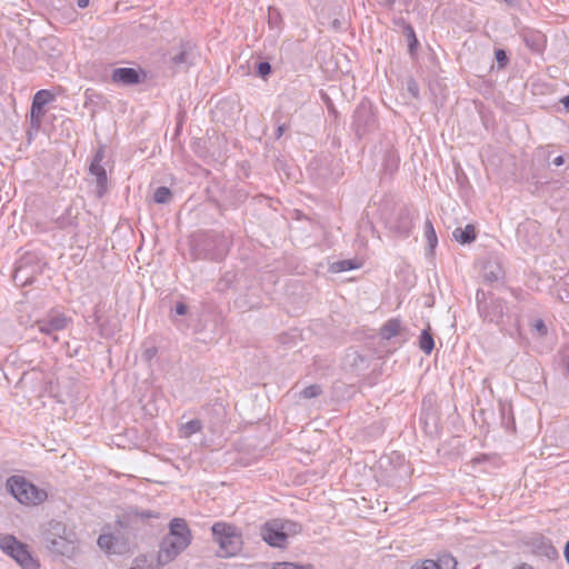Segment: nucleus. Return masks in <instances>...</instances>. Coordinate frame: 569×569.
Listing matches in <instances>:
<instances>
[{
    "label": "nucleus",
    "instance_id": "1",
    "mask_svg": "<svg viewBox=\"0 0 569 569\" xmlns=\"http://www.w3.org/2000/svg\"><path fill=\"white\" fill-rule=\"evenodd\" d=\"M159 512L143 510L137 506L128 507L114 523V532L98 537V546L112 555H124L130 550L131 541L143 530L150 519H158Z\"/></svg>",
    "mask_w": 569,
    "mask_h": 569
},
{
    "label": "nucleus",
    "instance_id": "2",
    "mask_svg": "<svg viewBox=\"0 0 569 569\" xmlns=\"http://www.w3.org/2000/svg\"><path fill=\"white\" fill-rule=\"evenodd\" d=\"M192 535L188 523L182 518H173L169 523V532L162 538L158 562L167 565L176 559L191 543Z\"/></svg>",
    "mask_w": 569,
    "mask_h": 569
},
{
    "label": "nucleus",
    "instance_id": "3",
    "mask_svg": "<svg viewBox=\"0 0 569 569\" xmlns=\"http://www.w3.org/2000/svg\"><path fill=\"white\" fill-rule=\"evenodd\" d=\"M228 238L216 231L202 232L191 240V253L194 259L220 261L229 250Z\"/></svg>",
    "mask_w": 569,
    "mask_h": 569
},
{
    "label": "nucleus",
    "instance_id": "4",
    "mask_svg": "<svg viewBox=\"0 0 569 569\" xmlns=\"http://www.w3.org/2000/svg\"><path fill=\"white\" fill-rule=\"evenodd\" d=\"M476 302L480 318L485 322L496 325L499 327L500 331H503L506 319H511V316L505 311V300L496 297L491 291L478 289Z\"/></svg>",
    "mask_w": 569,
    "mask_h": 569
},
{
    "label": "nucleus",
    "instance_id": "5",
    "mask_svg": "<svg viewBox=\"0 0 569 569\" xmlns=\"http://www.w3.org/2000/svg\"><path fill=\"white\" fill-rule=\"evenodd\" d=\"M47 269L48 262L43 256L27 251L17 260L12 278L17 286L26 287L37 282Z\"/></svg>",
    "mask_w": 569,
    "mask_h": 569
},
{
    "label": "nucleus",
    "instance_id": "6",
    "mask_svg": "<svg viewBox=\"0 0 569 569\" xmlns=\"http://www.w3.org/2000/svg\"><path fill=\"white\" fill-rule=\"evenodd\" d=\"M211 533L213 540L219 545V557L230 558L241 551L242 535L234 525L223 521L214 522L211 527Z\"/></svg>",
    "mask_w": 569,
    "mask_h": 569
},
{
    "label": "nucleus",
    "instance_id": "7",
    "mask_svg": "<svg viewBox=\"0 0 569 569\" xmlns=\"http://www.w3.org/2000/svg\"><path fill=\"white\" fill-rule=\"evenodd\" d=\"M6 489L22 505H39L47 500L46 490L40 489L22 476H11L6 481Z\"/></svg>",
    "mask_w": 569,
    "mask_h": 569
},
{
    "label": "nucleus",
    "instance_id": "8",
    "mask_svg": "<svg viewBox=\"0 0 569 569\" xmlns=\"http://www.w3.org/2000/svg\"><path fill=\"white\" fill-rule=\"evenodd\" d=\"M378 128L377 111L368 98H363L352 114L351 129L358 139L373 132Z\"/></svg>",
    "mask_w": 569,
    "mask_h": 569
},
{
    "label": "nucleus",
    "instance_id": "9",
    "mask_svg": "<svg viewBox=\"0 0 569 569\" xmlns=\"http://www.w3.org/2000/svg\"><path fill=\"white\" fill-rule=\"evenodd\" d=\"M54 100V94L46 89L36 92L30 108V128L28 137L31 138V131L38 132L42 124V118L46 114V106Z\"/></svg>",
    "mask_w": 569,
    "mask_h": 569
},
{
    "label": "nucleus",
    "instance_id": "10",
    "mask_svg": "<svg viewBox=\"0 0 569 569\" xmlns=\"http://www.w3.org/2000/svg\"><path fill=\"white\" fill-rule=\"evenodd\" d=\"M194 46L190 41H181L168 51V63L176 72L187 71L194 60Z\"/></svg>",
    "mask_w": 569,
    "mask_h": 569
},
{
    "label": "nucleus",
    "instance_id": "11",
    "mask_svg": "<svg viewBox=\"0 0 569 569\" xmlns=\"http://www.w3.org/2000/svg\"><path fill=\"white\" fill-rule=\"evenodd\" d=\"M388 224L392 232L407 238L413 228V212L408 207H401Z\"/></svg>",
    "mask_w": 569,
    "mask_h": 569
},
{
    "label": "nucleus",
    "instance_id": "12",
    "mask_svg": "<svg viewBox=\"0 0 569 569\" xmlns=\"http://www.w3.org/2000/svg\"><path fill=\"white\" fill-rule=\"evenodd\" d=\"M146 78L147 73L141 68L121 67L111 73V81L121 86H136L142 83Z\"/></svg>",
    "mask_w": 569,
    "mask_h": 569
},
{
    "label": "nucleus",
    "instance_id": "13",
    "mask_svg": "<svg viewBox=\"0 0 569 569\" xmlns=\"http://www.w3.org/2000/svg\"><path fill=\"white\" fill-rule=\"evenodd\" d=\"M261 537L270 546L274 548H284L287 538L280 525V519L267 521L261 527Z\"/></svg>",
    "mask_w": 569,
    "mask_h": 569
},
{
    "label": "nucleus",
    "instance_id": "14",
    "mask_svg": "<svg viewBox=\"0 0 569 569\" xmlns=\"http://www.w3.org/2000/svg\"><path fill=\"white\" fill-rule=\"evenodd\" d=\"M69 319L63 313L50 312L46 317L38 319L34 325L41 333L52 336L57 331L67 328Z\"/></svg>",
    "mask_w": 569,
    "mask_h": 569
},
{
    "label": "nucleus",
    "instance_id": "15",
    "mask_svg": "<svg viewBox=\"0 0 569 569\" xmlns=\"http://www.w3.org/2000/svg\"><path fill=\"white\" fill-rule=\"evenodd\" d=\"M343 363L353 373L359 376L369 368L370 357L360 353L356 349H349L343 358Z\"/></svg>",
    "mask_w": 569,
    "mask_h": 569
},
{
    "label": "nucleus",
    "instance_id": "16",
    "mask_svg": "<svg viewBox=\"0 0 569 569\" xmlns=\"http://www.w3.org/2000/svg\"><path fill=\"white\" fill-rule=\"evenodd\" d=\"M89 173L93 177L91 183L94 184L93 193L96 198L102 199L109 191L108 174L103 166H89Z\"/></svg>",
    "mask_w": 569,
    "mask_h": 569
},
{
    "label": "nucleus",
    "instance_id": "17",
    "mask_svg": "<svg viewBox=\"0 0 569 569\" xmlns=\"http://www.w3.org/2000/svg\"><path fill=\"white\" fill-rule=\"evenodd\" d=\"M79 216L80 207L72 202L66 208L63 213L54 220V222L57 227L62 230L76 229L79 224Z\"/></svg>",
    "mask_w": 569,
    "mask_h": 569
},
{
    "label": "nucleus",
    "instance_id": "18",
    "mask_svg": "<svg viewBox=\"0 0 569 569\" xmlns=\"http://www.w3.org/2000/svg\"><path fill=\"white\" fill-rule=\"evenodd\" d=\"M520 37L526 47L535 53H541L546 48V36L538 30L526 29L521 32Z\"/></svg>",
    "mask_w": 569,
    "mask_h": 569
},
{
    "label": "nucleus",
    "instance_id": "19",
    "mask_svg": "<svg viewBox=\"0 0 569 569\" xmlns=\"http://www.w3.org/2000/svg\"><path fill=\"white\" fill-rule=\"evenodd\" d=\"M531 546L537 556L546 557L548 560H557L559 558L558 550L552 546L551 541L543 536L533 539Z\"/></svg>",
    "mask_w": 569,
    "mask_h": 569
},
{
    "label": "nucleus",
    "instance_id": "20",
    "mask_svg": "<svg viewBox=\"0 0 569 569\" xmlns=\"http://www.w3.org/2000/svg\"><path fill=\"white\" fill-rule=\"evenodd\" d=\"M21 549H17L11 557L22 569H39L40 563L28 549V546L20 542Z\"/></svg>",
    "mask_w": 569,
    "mask_h": 569
},
{
    "label": "nucleus",
    "instance_id": "21",
    "mask_svg": "<svg viewBox=\"0 0 569 569\" xmlns=\"http://www.w3.org/2000/svg\"><path fill=\"white\" fill-rule=\"evenodd\" d=\"M505 277V271L498 261L489 260L482 266V278L488 284L498 282Z\"/></svg>",
    "mask_w": 569,
    "mask_h": 569
},
{
    "label": "nucleus",
    "instance_id": "22",
    "mask_svg": "<svg viewBox=\"0 0 569 569\" xmlns=\"http://www.w3.org/2000/svg\"><path fill=\"white\" fill-rule=\"evenodd\" d=\"M398 24L402 27L403 36L407 39L408 51L410 56H415L419 47V40L416 36L413 27L403 18L399 19Z\"/></svg>",
    "mask_w": 569,
    "mask_h": 569
},
{
    "label": "nucleus",
    "instance_id": "23",
    "mask_svg": "<svg viewBox=\"0 0 569 569\" xmlns=\"http://www.w3.org/2000/svg\"><path fill=\"white\" fill-rule=\"evenodd\" d=\"M452 237L460 244H470L477 239L476 227L471 223L465 228L458 227L452 231Z\"/></svg>",
    "mask_w": 569,
    "mask_h": 569
},
{
    "label": "nucleus",
    "instance_id": "24",
    "mask_svg": "<svg viewBox=\"0 0 569 569\" xmlns=\"http://www.w3.org/2000/svg\"><path fill=\"white\" fill-rule=\"evenodd\" d=\"M400 157L398 152L389 148L385 151L382 158V170L385 174L392 176L399 168Z\"/></svg>",
    "mask_w": 569,
    "mask_h": 569
},
{
    "label": "nucleus",
    "instance_id": "25",
    "mask_svg": "<svg viewBox=\"0 0 569 569\" xmlns=\"http://www.w3.org/2000/svg\"><path fill=\"white\" fill-rule=\"evenodd\" d=\"M189 316L192 318V315H189V306L183 301H177L176 305L171 308L170 319L174 323V326L182 330L187 328L183 319H179L178 317Z\"/></svg>",
    "mask_w": 569,
    "mask_h": 569
},
{
    "label": "nucleus",
    "instance_id": "26",
    "mask_svg": "<svg viewBox=\"0 0 569 569\" xmlns=\"http://www.w3.org/2000/svg\"><path fill=\"white\" fill-rule=\"evenodd\" d=\"M46 547L53 553L64 556L70 551V542L59 536V537H46Z\"/></svg>",
    "mask_w": 569,
    "mask_h": 569
},
{
    "label": "nucleus",
    "instance_id": "27",
    "mask_svg": "<svg viewBox=\"0 0 569 569\" xmlns=\"http://www.w3.org/2000/svg\"><path fill=\"white\" fill-rule=\"evenodd\" d=\"M402 329L401 320L398 318H391L388 321H386L382 327L380 328V337L383 340H390L393 337H397L400 335Z\"/></svg>",
    "mask_w": 569,
    "mask_h": 569
},
{
    "label": "nucleus",
    "instance_id": "28",
    "mask_svg": "<svg viewBox=\"0 0 569 569\" xmlns=\"http://www.w3.org/2000/svg\"><path fill=\"white\" fill-rule=\"evenodd\" d=\"M20 542L13 535H0V549L9 557H12L17 549H21Z\"/></svg>",
    "mask_w": 569,
    "mask_h": 569
},
{
    "label": "nucleus",
    "instance_id": "29",
    "mask_svg": "<svg viewBox=\"0 0 569 569\" xmlns=\"http://www.w3.org/2000/svg\"><path fill=\"white\" fill-rule=\"evenodd\" d=\"M419 348L426 353L430 355L435 349L433 335L431 332L430 325H427L419 336Z\"/></svg>",
    "mask_w": 569,
    "mask_h": 569
},
{
    "label": "nucleus",
    "instance_id": "30",
    "mask_svg": "<svg viewBox=\"0 0 569 569\" xmlns=\"http://www.w3.org/2000/svg\"><path fill=\"white\" fill-rule=\"evenodd\" d=\"M361 267V262L355 258V259H343L335 261L330 264V271L338 273L343 271H350L355 270Z\"/></svg>",
    "mask_w": 569,
    "mask_h": 569
},
{
    "label": "nucleus",
    "instance_id": "31",
    "mask_svg": "<svg viewBox=\"0 0 569 569\" xmlns=\"http://www.w3.org/2000/svg\"><path fill=\"white\" fill-rule=\"evenodd\" d=\"M173 193L170 188L161 186L153 192V201L159 204H167L172 201Z\"/></svg>",
    "mask_w": 569,
    "mask_h": 569
},
{
    "label": "nucleus",
    "instance_id": "32",
    "mask_svg": "<svg viewBox=\"0 0 569 569\" xmlns=\"http://www.w3.org/2000/svg\"><path fill=\"white\" fill-rule=\"evenodd\" d=\"M425 237L428 243L430 251H433L438 244V238L436 234V230L430 219H427L425 222Z\"/></svg>",
    "mask_w": 569,
    "mask_h": 569
},
{
    "label": "nucleus",
    "instance_id": "33",
    "mask_svg": "<svg viewBox=\"0 0 569 569\" xmlns=\"http://www.w3.org/2000/svg\"><path fill=\"white\" fill-rule=\"evenodd\" d=\"M280 525L284 531V536L288 539L290 536H296L302 531V525L293 520L280 519Z\"/></svg>",
    "mask_w": 569,
    "mask_h": 569
},
{
    "label": "nucleus",
    "instance_id": "34",
    "mask_svg": "<svg viewBox=\"0 0 569 569\" xmlns=\"http://www.w3.org/2000/svg\"><path fill=\"white\" fill-rule=\"evenodd\" d=\"M436 566L438 569H456L457 560L452 555L443 553L439 556L438 560L436 561Z\"/></svg>",
    "mask_w": 569,
    "mask_h": 569
},
{
    "label": "nucleus",
    "instance_id": "35",
    "mask_svg": "<svg viewBox=\"0 0 569 569\" xmlns=\"http://www.w3.org/2000/svg\"><path fill=\"white\" fill-rule=\"evenodd\" d=\"M202 429V422L199 419H192L181 427L184 437H190Z\"/></svg>",
    "mask_w": 569,
    "mask_h": 569
},
{
    "label": "nucleus",
    "instance_id": "36",
    "mask_svg": "<svg viewBox=\"0 0 569 569\" xmlns=\"http://www.w3.org/2000/svg\"><path fill=\"white\" fill-rule=\"evenodd\" d=\"M322 393V388L318 383H313L305 387L300 392L299 397L303 399L317 398Z\"/></svg>",
    "mask_w": 569,
    "mask_h": 569
},
{
    "label": "nucleus",
    "instance_id": "37",
    "mask_svg": "<svg viewBox=\"0 0 569 569\" xmlns=\"http://www.w3.org/2000/svg\"><path fill=\"white\" fill-rule=\"evenodd\" d=\"M254 71L258 77L267 80L268 77L272 73V67L268 61H258L254 64Z\"/></svg>",
    "mask_w": 569,
    "mask_h": 569
},
{
    "label": "nucleus",
    "instance_id": "38",
    "mask_svg": "<svg viewBox=\"0 0 569 569\" xmlns=\"http://www.w3.org/2000/svg\"><path fill=\"white\" fill-rule=\"evenodd\" d=\"M495 59L497 61L498 69H505L509 63V57L505 49L496 48L495 49Z\"/></svg>",
    "mask_w": 569,
    "mask_h": 569
},
{
    "label": "nucleus",
    "instance_id": "39",
    "mask_svg": "<svg viewBox=\"0 0 569 569\" xmlns=\"http://www.w3.org/2000/svg\"><path fill=\"white\" fill-rule=\"evenodd\" d=\"M268 19L271 28L279 27L282 21L279 10L272 7L268 10Z\"/></svg>",
    "mask_w": 569,
    "mask_h": 569
},
{
    "label": "nucleus",
    "instance_id": "40",
    "mask_svg": "<svg viewBox=\"0 0 569 569\" xmlns=\"http://www.w3.org/2000/svg\"><path fill=\"white\" fill-rule=\"evenodd\" d=\"M406 88H407V91L415 98V99H419L420 97V93H419V84L418 82L412 78H408L407 81H406Z\"/></svg>",
    "mask_w": 569,
    "mask_h": 569
},
{
    "label": "nucleus",
    "instance_id": "41",
    "mask_svg": "<svg viewBox=\"0 0 569 569\" xmlns=\"http://www.w3.org/2000/svg\"><path fill=\"white\" fill-rule=\"evenodd\" d=\"M104 158H106V149H104V146H100V147L96 150V152H94V154H93V157H92L91 162H90V164H89V166H94V164H97V166H102V161H103V159H104Z\"/></svg>",
    "mask_w": 569,
    "mask_h": 569
},
{
    "label": "nucleus",
    "instance_id": "42",
    "mask_svg": "<svg viewBox=\"0 0 569 569\" xmlns=\"http://www.w3.org/2000/svg\"><path fill=\"white\" fill-rule=\"evenodd\" d=\"M410 569H438L436 560L425 559L422 561H416Z\"/></svg>",
    "mask_w": 569,
    "mask_h": 569
},
{
    "label": "nucleus",
    "instance_id": "43",
    "mask_svg": "<svg viewBox=\"0 0 569 569\" xmlns=\"http://www.w3.org/2000/svg\"><path fill=\"white\" fill-rule=\"evenodd\" d=\"M532 329L536 331L538 337H545L548 333V328L542 319H538L532 323Z\"/></svg>",
    "mask_w": 569,
    "mask_h": 569
},
{
    "label": "nucleus",
    "instance_id": "44",
    "mask_svg": "<svg viewBox=\"0 0 569 569\" xmlns=\"http://www.w3.org/2000/svg\"><path fill=\"white\" fill-rule=\"evenodd\" d=\"M236 303L240 307V308H247V309H256V308H259L260 307V302L259 301H247L246 299L243 298H239L236 300Z\"/></svg>",
    "mask_w": 569,
    "mask_h": 569
},
{
    "label": "nucleus",
    "instance_id": "45",
    "mask_svg": "<svg viewBox=\"0 0 569 569\" xmlns=\"http://www.w3.org/2000/svg\"><path fill=\"white\" fill-rule=\"evenodd\" d=\"M284 567H293V569H313L312 565H300L295 562H284Z\"/></svg>",
    "mask_w": 569,
    "mask_h": 569
},
{
    "label": "nucleus",
    "instance_id": "46",
    "mask_svg": "<svg viewBox=\"0 0 569 569\" xmlns=\"http://www.w3.org/2000/svg\"><path fill=\"white\" fill-rule=\"evenodd\" d=\"M565 163V157L563 156H557L550 161V164L555 167H560Z\"/></svg>",
    "mask_w": 569,
    "mask_h": 569
},
{
    "label": "nucleus",
    "instance_id": "47",
    "mask_svg": "<svg viewBox=\"0 0 569 569\" xmlns=\"http://www.w3.org/2000/svg\"><path fill=\"white\" fill-rule=\"evenodd\" d=\"M286 129H287V126H286L284 123H283V124L278 126V127H277V129H276V133H274V134H276V138H277V139L281 138V137H282V134L284 133Z\"/></svg>",
    "mask_w": 569,
    "mask_h": 569
},
{
    "label": "nucleus",
    "instance_id": "48",
    "mask_svg": "<svg viewBox=\"0 0 569 569\" xmlns=\"http://www.w3.org/2000/svg\"><path fill=\"white\" fill-rule=\"evenodd\" d=\"M559 102L563 106L567 112H569V94L562 97Z\"/></svg>",
    "mask_w": 569,
    "mask_h": 569
},
{
    "label": "nucleus",
    "instance_id": "49",
    "mask_svg": "<svg viewBox=\"0 0 569 569\" xmlns=\"http://www.w3.org/2000/svg\"><path fill=\"white\" fill-rule=\"evenodd\" d=\"M90 0H77V6L80 9H84L89 6Z\"/></svg>",
    "mask_w": 569,
    "mask_h": 569
},
{
    "label": "nucleus",
    "instance_id": "50",
    "mask_svg": "<svg viewBox=\"0 0 569 569\" xmlns=\"http://www.w3.org/2000/svg\"><path fill=\"white\" fill-rule=\"evenodd\" d=\"M512 569H535L531 565L521 562L520 565L513 567Z\"/></svg>",
    "mask_w": 569,
    "mask_h": 569
},
{
    "label": "nucleus",
    "instance_id": "51",
    "mask_svg": "<svg viewBox=\"0 0 569 569\" xmlns=\"http://www.w3.org/2000/svg\"><path fill=\"white\" fill-rule=\"evenodd\" d=\"M563 556H565L566 561L569 563V540L565 545Z\"/></svg>",
    "mask_w": 569,
    "mask_h": 569
},
{
    "label": "nucleus",
    "instance_id": "52",
    "mask_svg": "<svg viewBox=\"0 0 569 569\" xmlns=\"http://www.w3.org/2000/svg\"><path fill=\"white\" fill-rule=\"evenodd\" d=\"M284 567V562H274L272 565V569H282Z\"/></svg>",
    "mask_w": 569,
    "mask_h": 569
},
{
    "label": "nucleus",
    "instance_id": "53",
    "mask_svg": "<svg viewBox=\"0 0 569 569\" xmlns=\"http://www.w3.org/2000/svg\"><path fill=\"white\" fill-rule=\"evenodd\" d=\"M506 3L512 6L516 3L517 0H503Z\"/></svg>",
    "mask_w": 569,
    "mask_h": 569
},
{
    "label": "nucleus",
    "instance_id": "54",
    "mask_svg": "<svg viewBox=\"0 0 569 569\" xmlns=\"http://www.w3.org/2000/svg\"><path fill=\"white\" fill-rule=\"evenodd\" d=\"M44 41H46V42H49V43L57 42V40H56V39H53V38H51V39H46Z\"/></svg>",
    "mask_w": 569,
    "mask_h": 569
},
{
    "label": "nucleus",
    "instance_id": "55",
    "mask_svg": "<svg viewBox=\"0 0 569 569\" xmlns=\"http://www.w3.org/2000/svg\"><path fill=\"white\" fill-rule=\"evenodd\" d=\"M153 352H154V351H152V350H150V349H148V350L146 351V353H147L149 357H151Z\"/></svg>",
    "mask_w": 569,
    "mask_h": 569
},
{
    "label": "nucleus",
    "instance_id": "56",
    "mask_svg": "<svg viewBox=\"0 0 569 569\" xmlns=\"http://www.w3.org/2000/svg\"><path fill=\"white\" fill-rule=\"evenodd\" d=\"M515 323L518 325L519 323V316H516L515 317Z\"/></svg>",
    "mask_w": 569,
    "mask_h": 569
},
{
    "label": "nucleus",
    "instance_id": "57",
    "mask_svg": "<svg viewBox=\"0 0 569 569\" xmlns=\"http://www.w3.org/2000/svg\"><path fill=\"white\" fill-rule=\"evenodd\" d=\"M388 4H393L396 0H386Z\"/></svg>",
    "mask_w": 569,
    "mask_h": 569
},
{
    "label": "nucleus",
    "instance_id": "58",
    "mask_svg": "<svg viewBox=\"0 0 569 569\" xmlns=\"http://www.w3.org/2000/svg\"><path fill=\"white\" fill-rule=\"evenodd\" d=\"M282 569H293V567H282Z\"/></svg>",
    "mask_w": 569,
    "mask_h": 569
},
{
    "label": "nucleus",
    "instance_id": "59",
    "mask_svg": "<svg viewBox=\"0 0 569 569\" xmlns=\"http://www.w3.org/2000/svg\"><path fill=\"white\" fill-rule=\"evenodd\" d=\"M567 370L569 372V359H568V362H567Z\"/></svg>",
    "mask_w": 569,
    "mask_h": 569
}]
</instances>
